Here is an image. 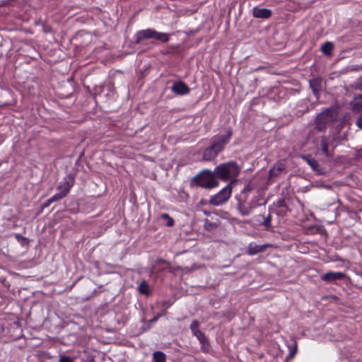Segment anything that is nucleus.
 Returning a JSON list of instances; mask_svg holds the SVG:
<instances>
[{
  "mask_svg": "<svg viewBox=\"0 0 362 362\" xmlns=\"http://www.w3.org/2000/svg\"><path fill=\"white\" fill-rule=\"evenodd\" d=\"M192 182H196L197 185L206 189L214 188L218 185L215 172L209 170H204L192 179Z\"/></svg>",
  "mask_w": 362,
  "mask_h": 362,
  "instance_id": "obj_3",
  "label": "nucleus"
},
{
  "mask_svg": "<svg viewBox=\"0 0 362 362\" xmlns=\"http://www.w3.org/2000/svg\"><path fill=\"white\" fill-rule=\"evenodd\" d=\"M356 88L362 90V78L358 80V81L356 84Z\"/></svg>",
  "mask_w": 362,
  "mask_h": 362,
  "instance_id": "obj_33",
  "label": "nucleus"
},
{
  "mask_svg": "<svg viewBox=\"0 0 362 362\" xmlns=\"http://www.w3.org/2000/svg\"><path fill=\"white\" fill-rule=\"evenodd\" d=\"M252 189H253V187H252V186H250V184H247V185L244 187V189H243L242 192H243V193L250 192H251Z\"/></svg>",
  "mask_w": 362,
  "mask_h": 362,
  "instance_id": "obj_30",
  "label": "nucleus"
},
{
  "mask_svg": "<svg viewBox=\"0 0 362 362\" xmlns=\"http://www.w3.org/2000/svg\"><path fill=\"white\" fill-rule=\"evenodd\" d=\"M321 149L322 153L327 157L329 156L328 150V141L325 136H322L320 140Z\"/></svg>",
  "mask_w": 362,
  "mask_h": 362,
  "instance_id": "obj_17",
  "label": "nucleus"
},
{
  "mask_svg": "<svg viewBox=\"0 0 362 362\" xmlns=\"http://www.w3.org/2000/svg\"><path fill=\"white\" fill-rule=\"evenodd\" d=\"M270 244H264V245H256L255 243H250L247 247V254L250 255H255L257 253L264 252L267 248L270 247Z\"/></svg>",
  "mask_w": 362,
  "mask_h": 362,
  "instance_id": "obj_11",
  "label": "nucleus"
},
{
  "mask_svg": "<svg viewBox=\"0 0 362 362\" xmlns=\"http://www.w3.org/2000/svg\"><path fill=\"white\" fill-rule=\"evenodd\" d=\"M233 131L230 128L227 130L226 134L221 136L215 137L210 146L207 147L203 153V160H213L225 148V146L229 142L232 136Z\"/></svg>",
  "mask_w": 362,
  "mask_h": 362,
  "instance_id": "obj_1",
  "label": "nucleus"
},
{
  "mask_svg": "<svg viewBox=\"0 0 362 362\" xmlns=\"http://www.w3.org/2000/svg\"><path fill=\"white\" fill-rule=\"evenodd\" d=\"M194 334L197 337V338L198 339L201 344L204 345L205 343H206V338L202 331L197 332V333H195Z\"/></svg>",
  "mask_w": 362,
  "mask_h": 362,
  "instance_id": "obj_23",
  "label": "nucleus"
},
{
  "mask_svg": "<svg viewBox=\"0 0 362 362\" xmlns=\"http://www.w3.org/2000/svg\"><path fill=\"white\" fill-rule=\"evenodd\" d=\"M296 352H297V343L296 342L293 349H291L290 351V356L291 357L294 356L296 355Z\"/></svg>",
  "mask_w": 362,
  "mask_h": 362,
  "instance_id": "obj_32",
  "label": "nucleus"
},
{
  "mask_svg": "<svg viewBox=\"0 0 362 362\" xmlns=\"http://www.w3.org/2000/svg\"><path fill=\"white\" fill-rule=\"evenodd\" d=\"M271 221H272V216L269 214L267 216L264 217V221L262 225L267 228L269 229L271 228Z\"/></svg>",
  "mask_w": 362,
  "mask_h": 362,
  "instance_id": "obj_25",
  "label": "nucleus"
},
{
  "mask_svg": "<svg viewBox=\"0 0 362 362\" xmlns=\"http://www.w3.org/2000/svg\"><path fill=\"white\" fill-rule=\"evenodd\" d=\"M303 158L305 160L308 165L318 175H323L325 171L320 167L317 160L310 156H303Z\"/></svg>",
  "mask_w": 362,
  "mask_h": 362,
  "instance_id": "obj_7",
  "label": "nucleus"
},
{
  "mask_svg": "<svg viewBox=\"0 0 362 362\" xmlns=\"http://www.w3.org/2000/svg\"><path fill=\"white\" fill-rule=\"evenodd\" d=\"M162 218L163 219H166L168 221V222L166 223L167 226L170 227L174 225V220L171 217H170L168 214H163L162 215Z\"/></svg>",
  "mask_w": 362,
  "mask_h": 362,
  "instance_id": "obj_26",
  "label": "nucleus"
},
{
  "mask_svg": "<svg viewBox=\"0 0 362 362\" xmlns=\"http://www.w3.org/2000/svg\"><path fill=\"white\" fill-rule=\"evenodd\" d=\"M362 100V95H358L355 97L354 100L351 103V105H353L354 103H356V101Z\"/></svg>",
  "mask_w": 362,
  "mask_h": 362,
  "instance_id": "obj_34",
  "label": "nucleus"
},
{
  "mask_svg": "<svg viewBox=\"0 0 362 362\" xmlns=\"http://www.w3.org/2000/svg\"><path fill=\"white\" fill-rule=\"evenodd\" d=\"M232 183L233 182H230V183L226 186L222 190L213 196L210 199V204L214 206H218L225 203L230 197Z\"/></svg>",
  "mask_w": 362,
  "mask_h": 362,
  "instance_id": "obj_4",
  "label": "nucleus"
},
{
  "mask_svg": "<svg viewBox=\"0 0 362 362\" xmlns=\"http://www.w3.org/2000/svg\"><path fill=\"white\" fill-rule=\"evenodd\" d=\"M353 111L361 113L356 124L358 128L362 129V100L356 101L353 103Z\"/></svg>",
  "mask_w": 362,
  "mask_h": 362,
  "instance_id": "obj_15",
  "label": "nucleus"
},
{
  "mask_svg": "<svg viewBox=\"0 0 362 362\" xmlns=\"http://www.w3.org/2000/svg\"><path fill=\"white\" fill-rule=\"evenodd\" d=\"M286 169V162L284 160L277 161L269 171V179L272 180L279 176Z\"/></svg>",
  "mask_w": 362,
  "mask_h": 362,
  "instance_id": "obj_6",
  "label": "nucleus"
},
{
  "mask_svg": "<svg viewBox=\"0 0 362 362\" xmlns=\"http://www.w3.org/2000/svg\"><path fill=\"white\" fill-rule=\"evenodd\" d=\"M172 91L177 95H186L189 93L190 89L188 86L182 81L174 83L171 87Z\"/></svg>",
  "mask_w": 362,
  "mask_h": 362,
  "instance_id": "obj_9",
  "label": "nucleus"
},
{
  "mask_svg": "<svg viewBox=\"0 0 362 362\" xmlns=\"http://www.w3.org/2000/svg\"><path fill=\"white\" fill-rule=\"evenodd\" d=\"M255 204L252 203H250L249 206L247 207V209H250V211L255 207Z\"/></svg>",
  "mask_w": 362,
  "mask_h": 362,
  "instance_id": "obj_37",
  "label": "nucleus"
},
{
  "mask_svg": "<svg viewBox=\"0 0 362 362\" xmlns=\"http://www.w3.org/2000/svg\"><path fill=\"white\" fill-rule=\"evenodd\" d=\"M217 226H218V224L216 223L211 222L208 219H206L204 221V227L206 230L211 231V230H214L215 228H216Z\"/></svg>",
  "mask_w": 362,
  "mask_h": 362,
  "instance_id": "obj_20",
  "label": "nucleus"
},
{
  "mask_svg": "<svg viewBox=\"0 0 362 362\" xmlns=\"http://www.w3.org/2000/svg\"><path fill=\"white\" fill-rule=\"evenodd\" d=\"M139 291L142 294H149L148 285L145 281H141L139 284Z\"/></svg>",
  "mask_w": 362,
  "mask_h": 362,
  "instance_id": "obj_21",
  "label": "nucleus"
},
{
  "mask_svg": "<svg viewBox=\"0 0 362 362\" xmlns=\"http://www.w3.org/2000/svg\"><path fill=\"white\" fill-rule=\"evenodd\" d=\"M240 166L234 161H230L218 165L214 170L216 178L223 181L235 182L233 180L239 174Z\"/></svg>",
  "mask_w": 362,
  "mask_h": 362,
  "instance_id": "obj_2",
  "label": "nucleus"
},
{
  "mask_svg": "<svg viewBox=\"0 0 362 362\" xmlns=\"http://www.w3.org/2000/svg\"><path fill=\"white\" fill-rule=\"evenodd\" d=\"M153 360L155 362H165V355L162 351H156L153 354Z\"/></svg>",
  "mask_w": 362,
  "mask_h": 362,
  "instance_id": "obj_19",
  "label": "nucleus"
},
{
  "mask_svg": "<svg viewBox=\"0 0 362 362\" xmlns=\"http://www.w3.org/2000/svg\"><path fill=\"white\" fill-rule=\"evenodd\" d=\"M272 11L268 8L255 7L252 10V15L255 18H269L272 16Z\"/></svg>",
  "mask_w": 362,
  "mask_h": 362,
  "instance_id": "obj_14",
  "label": "nucleus"
},
{
  "mask_svg": "<svg viewBox=\"0 0 362 362\" xmlns=\"http://www.w3.org/2000/svg\"><path fill=\"white\" fill-rule=\"evenodd\" d=\"M167 264V265H169L170 264V262H168V261L165 260V259H159L156 261L155 265H153L152 267V268L151 269V271H150V274H153L154 273V270L156 269V267L157 265H160V264Z\"/></svg>",
  "mask_w": 362,
  "mask_h": 362,
  "instance_id": "obj_22",
  "label": "nucleus"
},
{
  "mask_svg": "<svg viewBox=\"0 0 362 362\" xmlns=\"http://www.w3.org/2000/svg\"><path fill=\"white\" fill-rule=\"evenodd\" d=\"M316 129L319 131H323L326 128L327 124L322 121H315Z\"/></svg>",
  "mask_w": 362,
  "mask_h": 362,
  "instance_id": "obj_28",
  "label": "nucleus"
},
{
  "mask_svg": "<svg viewBox=\"0 0 362 362\" xmlns=\"http://www.w3.org/2000/svg\"><path fill=\"white\" fill-rule=\"evenodd\" d=\"M346 276V274L343 272H329L325 274H323L321 276V279L324 281L327 282H333L337 280H341L344 279Z\"/></svg>",
  "mask_w": 362,
  "mask_h": 362,
  "instance_id": "obj_12",
  "label": "nucleus"
},
{
  "mask_svg": "<svg viewBox=\"0 0 362 362\" xmlns=\"http://www.w3.org/2000/svg\"><path fill=\"white\" fill-rule=\"evenodd\" d=\"M15 238L18 240V241H28L27 238L23 235H21V234H16L15 235Z\"/></svg>",
  "mask_w": 362,
  "mask_h": 362,
  "instance_id": "obj_31",
  "label": "nucleus"
},
{
  "mask_svg": "<svg viewBox=\"0 0 362 362\" xmlns=\"http://www.w3.org/2000/svg\"><path fill=\"white\" fill-rule=\"evenodd\" d=\"M190 329L193 334L197 333V332H199V322L197 320H194L192 324L190 325Z\"/></svg>",
  "mask_w": 362,
  "mask_h": 362,
  "instance_id": "obj_27",
  "label": "nucleus"
},
{
  "mask_svg": "<svg viewBox=\"0 0 362 362\" xmlns=\"http://www.w3.org/2000/svg\"><path fill=\"white\" fill-rule=\"evenodd\" d=\"M59 190V193H57L49 199V202H54L59 201L66 196L69 192V185L68 182H64L57 188Z\"/></svg>",
  "mask_w": 362,
  "mask_h": 362,
  "instance_id": "obj_8",
  "label": "nucleus"
},
{
  "mask_svg": "<svg viewBox=\"0 0 362 362\" xmlns=\"http://www.w3.org/2000/svg\"><path fill=\"white\" fill-rule=\"evenodd\" d=\"M152 28H147L138 31L135 35V44L139 45L143 40H151L152 37Z\"/></svg>",
  "mask_w": 362,
  "mask_h": 362,
  "instance_id": "obj_10",
  "label": "nucleus"
},
{
  "mask_svg": "<svg viewBox=\"0 0 362 362\" xmlns=\"http://www.w3.org/2000/svg\"><path fill=\"white\" fill-rule=\"evenodd\" d=\"M151 39L161 42H167L169 40V35L168 33H160L153 29Z\"/></svg>",
  "mask_w": 362,
  "mask_h": 362,
  "instance_id": "obj_16",
  "label": "nucleus"
},
{
  "mask_svg": "<svg viewBox=\"0 0 362 362\" xmlns=\"http://www.w3.org/2000/svg\"><path fill=\"white\" fill-rule=\"evenodd\" d=\"M337 112L335 108H327L320 113H319L316 118L317 121H322L326 124L332 122L336 119Z\"/></svg>",
  "mask_w": 362,
  "mask_h": 362,
  "instance_id": "obj_5",
  "label": "nucleus"
},
{
  "mask_svg": "<svg viewBox=\"0 0 362 362\" xmlns=\"http://www.w3.org/2000/svg\"><path fill=\"white\" fill-rule=\"evenodd\" d=\"M333 47H334V46L332 42H326L325 43H324L322 45V46L321 47V50L325 54L329 55L332 53Z\"/></svg>",
  "mask_w": 362,
  "mask_h": 362,
  "instance_id": "obj_18",
  "label": "nucleus"
},
{
  "mask_svg": "<svg viewBox=\"0 0 362 362\" xmlns=\"http://www.w3.org/2000/svg\"><path fill=\"white\" fill-rule=\"evenodd\" d=\"M52 202H49V199L43 204V207H48Z\"/></svg>",
  "mask_w": 362,
  "mask_h": 362,
  "instance_id": "obj_36",
  "label": "nucleus"
},
{
  "mask_svg": "<svg viewBox=\"0 0 362 362\" xmlns=\"http://www.w3.org/2000/svg\"><path fill=\"white\" fill-rule=\"evenodd\" d=\"M310 87L311 88L315 95L318 98L320 92L322 91V80L320 78H315L309 81Z\"/></svg>",
  "mask_w": 362,
  "mask_h": 362,
  "instance_id": "obj_13",
  "label": "nucleus"
},
{
  "mask_svg": "<svg viewBox=\"0 0 362 362\" xmlns=\"http://www.w3.org/2000/svg\"><path fill=\"white\" fill-rule=\"evenodd\" d=\"M59 362H74L73 359L66 356H62L59 358Z\"/></svg>",
  "mask_w": 362,
  "mask_h": 362,
  "instance_id": "obj_29",
  "label": "nucleus"
},
{
  "mask_svg": "<svg viewBox=\"0 0 362 362\" xmlns=\"http://www.w3.org/2000/svg\"><path fill=\"white\" fill-rule=\"evenodd\" d=\"M284 201L283 199L279 200L277 202V206L279 207L283 206H284Z\"/></svg>",
  "mask_w": 362,
  "mask_h": 362,
  "instance_id": "obj_35",
  "label": "nucleus"
},
{
  "mask_svg": "<svg viewBox=\"0 0 362 362\" xmlns=\"http://www.w3.org/2000/svg\"><path fill=\"white\" fill-rule=\"evenodd\" d=\"M238 209L243 216H247L250 212V209H247V208L244 206L241 203H239Z\"/></svg>",
  "mask_w": 362,
  "mask_h": 362,
  "instance_id": "obj_24",
  "label": "nucleus"
}]
</instances>
